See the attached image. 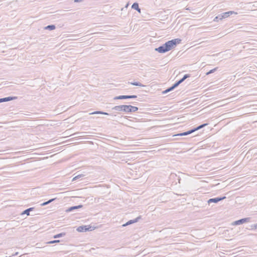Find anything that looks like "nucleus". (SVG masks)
I'll return each mask as SVG.
<instances>
[{
    "label": "nucleus",
    "instance_id": "obj_34",
    "mask_svg": "<svg viewBox=\"0 0 257 257\" xmlns=\"http://www.w3.org/2000/svg\"><path fill=\"white\" fill-rule=\"evenodd\" d=\"M186 10H189V9L188 8H186Z\"/></svg>",
    "mask_w": 257,
    "mask_h": 257
},
{
    "label": "nucleus",
    "instance_id": "obj_28",
    "mask_svg": "<svg viewBox=\"0 0 257 257\" xmlns=\"http://www.w3.org/2000/svg\"><path fill=\"white\" fill-rule=\"evenodd\" d=\"M85 0H74V3H81L84 2Z\"/></svg>",
    "mask_w": 257,
    "mask_h": 257
},
{
    "label": "nucleus",
    "instance_id": "obj_8",
    "mask_svg": "<svg viewBox=\"0 0 257 257\" xmlns=\"http://www.w3.org/2000/svg\"><path fill=\"white\" fill-rule=\"evenodd\" d=\"M233 14H236L237 13L234 12V11H228L227 12L223 13L220 15L223 20V19H225L229 17L230 15H231Z\"/></svg>",
    "mask_w": 257,
    "mask_h": 257
},
{
    "label": "nucleus",
    "instance_id": "obj_32",
    "mask_svg": "<svg viewBox=\"0 0 257 257\" xmlns=\"http://www.w3.org/2000/svg\"><path fill=\"white\" fill-rule=\"evenodd\" d=\"M18 254V252H16L14 255L16 256V255H17Z\"/></svg>",
    "mask_w": 257,
    "mask_h": 257
},
{
    "label": "nucleus",
    "instance_id": "obj_17",
    "mask_svg": "<svg viewBox=\"0 0 257 257\" xmlns=\"http://www.w3.org/2000/svg\"><path fill=\"white\" fill-rule=\"evenodd\" d=\"M66 235V233L65 232H61L59 234H57L56 235H55L53 237L54 238H59L63 236H64Z\"/></svg>",
    "mask_w": 257,
    "mask_h": 257
},
{
    "label": "nucleus",
    "instance_id": "obj_7",
    "mask_svg": "<svg viewBox=\"0 0 257 257\" xmlns=\"http://www.w3.org/2000/svg\"><path fill=\"white\" fill-rule=\"evenodd\" d=\"M141 218V216L137 217L136 218L132 220H130L128 221L126 223L123 224L122 226H126L127 225H130L131 224L137 222L139 221V220Z\"/></svg>",
    "mask_w": 257,
    "mask_h": 257
},
{
    "label": "nucleus",
    "instance_id": "obj_4",
    "mask_svg": "<svg viewBox=\"0 0 257 257\" xmlns=\"http://www.w3.org/2000/svg\"><path fill=\"white\" fill-rule=\"evenodd\" d=\"M250 221L249 217L243 218L237 220H236L232 223L233 225H238L240 224H243L244 223L248 222Z\"/></svg>",
    "mask_w": 257,
    "mask_h": 257
},
{
    "label": "nucleus",
    "instance_id": "obj_30",
    "mask_svg": "<svg viewBox=\"0 0 257 257\" xmlns=\"http://www.w3.org/2000/svg\"><path fill=\"white\" fill-rule=\"evenodd\" d=\"M102 114H104V115H110V114H109L107 112H103L102 111V113H101Z\"/></svg>",
    "mask_w": 257,
    "mask_h": 257
},
{
    "label": "nucleus",
    "instance_id": "obj_1",
    "mask_svg": "<svg viewBox=\"0 0 257 257\" xmlns=\"http://www.w3.org/2000/svg\"><path fill=\"white\" fill-rule=\"evenodd\" d=\"M181 41V40L179 38L172 39L166 42L158 48H155V50L160 53H164L175 48L177 44H179Z\"/></svg>",
    "mask_w": 257,
    "mask_h": 257
},
{
    "label": "nucleus",
    "instance_id": "obj_14",
    "mask_svg": "<svg viewBox=\"0 0 257 257\" xmlns=\"http://www.w3.org/2000/svg\"><path fill=\"white\" fill-rule=\"evenodd\" d=\"M34 209L33 207H30L25 210L22 213V214H27V215H30V212Z\"/></svg>",
    "mask_w": 257,
    "mask_h": 257
},
{
    "label": "nucleus",
    "instance_id": "obj_10",
    "mask_svg": "<svg viewBox=\"0 0 257 257\" xmlns=\"http://www.w3.org/2000/svg\"><path fill=\"white\" fill-rule=\"evenodd\" d=\"M132 8L137 11L139 13H141V9L139 8V4L138 3H134L132 6Z\"/></svg>",
    "mask_w": 257,
    "mask_h": 257
},
{
    "label": "nucleus",
    "instance_id": "obj_12",
    "mask_svg": "<svg viewBox=\"0 0 257 257\" xmlns=\"http://www.w3.org/2000/svg\"><path fill=\"white\" fill-rule=\"evenodd\" d=\"M16 98H17V97L9 96V97L2 98V100H3V102H7V101L13 100L14 99H15Z\"/></svg>",
    "mask_w": 257,
    "mask_h": 257
},
{
    "label": "nucleus",
    "instance_id": "obj_9",
    "mask_svg": "<svg viewBox=\"0 0 257 257\" xmlns=\"http://www.w3.org/2000/svg\"><path fill=\"white\" fill-rule=\"evenodd\" d=\"M82 207H83V206L82 205H77V206H71V207L68 208L66 210V211L67 212H70L73 211L74 210H76V209H79V208H81Z\"/></svg>",
    "mask_w": 257,
    "mask_h": 257
},
{
    "label": "nucleus",
    "instance_id": "obj_16",
    "mask_svg": "<svg viewBox=\"0 0 257 257\" xmlns=\"http://www.w3.org/2000/svg\"><path fill=\"white\" fill-rule=\"evenodd\" d=\"M132 85H135V86H141V87H144L145 85L140 83V82H131L130 83Z\"/></svg>",
    "mask_w": 257,
    "mask_h": 257
},
{
    "label": "nucleus",
    "instance_id": "obj_27",
    "mask_svg": "<svg viewBox=\"0 0 257 257\" xmlns=\"http://www.w3.org/2000/svg\"><path fill=\"white\" fill-rule=\"evenodd\" d=\"M185 80V79L182 77L181 79H180L179 80L177 81L178 83H180V84H181V83H182Z\"/></svg>",
    "mask_w": 257,
    "mask_h": 257
},
{
    "label": "nucleus",
    "instance_id": "obj_22",
    "mask_svg": "<svg viewBox=\"0 0 257 257\" xmlns=\"http://www.w3.org/2000/svg\"><path fill=\"white\" fill-rule=\"evenodd\" d=\"M180 84V83H178V81H177L176 82H175L174 84H173L172 85V88H173V89H174L175 88L178 87Z\"/></svg>",
    "mask_w": 257,
    "mask_h": 257
},
{
    "label": "nucleus",
    "instance_id": "obj_25",
    "mask_svg": "<svg viewBox=\"0 0 257 257\" xmlns=\"http://www.w3.org/2000/svg\"><path fill=\"white\" fill-rule=\"evenodd\" d=\"M190 77V74H185L184 75V76L183 77V78L186 80L187 78H189Z\"/></svg>",
    "mask_w": 257,
    "mask_h": 257
},
{
    "label": "nucleus",
    "instance_id": "obj_6",
    "mask_svg": "<svg viewBox=\"0 0 257 257\" xmlns=\"http://www.w3.org/2000/svg\"><path fill=\"white\" fill-rule=\"evenodd\" d=\"M137 96L136 95H119L117 96H115L114 97V100L116 99H130V98H136Z\"/></svg>",
    "mask_w": 257,
    "mask_h": 257
},
{
    "label": "nucleus",
    "instance_id": "obj_5",
    "mask_svg": "<svg viewBox=\"0 0 257 257\" xmlns=\"http://www.w3.org/2000/svg\"><path fill=\"white\" fill-rule=\"evenodd\" d=\"M226 198L225 196L223 197H219L216 198H210L208 201L207 202L209 204H210L211 203H217L218 202L222 201Z\"/></svg>",
    "mask_w": 257,
    "mask_h": 257
},
{
    "label": "nucleus",
    "instance_id": "obj_11",
    "mask_svg": "<svg viewBox=\"0 0 257 257\" xmlns=\"http://www.w3.org/2000/svg\"><path fill=\"white\" fill-rule=\"evenodd\" d=\"M193 133V130H192V129H191L189 131H186V132H183L182 133L178 134L176 135V136H187V135H190Z\"/></svg>",
    "mask_w": 257,
    "mask_h": 257
},
{
    "label": "nucleus",
    "instance_id": "obj_13",
    "mask_svg": "<svg viewBox=\"0 0 257 257\" xmlns=\"http://www.w3.org/2000/svg\"><path fill=\"white\" fill-rule=\"evenodd\" d=\"M207 124H208L207 123H203V124H202L196 127H194V128H192L193 133L195 132V131H197L204 127V126H206Z\"/></svg>",
    "mask_w": 257,
    "mask_h": 257
},
{
    "label": "nucleus",
    "instance_id": "obj_33",
    "mask_svg": "<svg viewBox=\"0 0 257 257\" xmlns=\"http://www.w3.org/2000/svg\"><path fill=\"white\" fill-rule=\"evenodd\" d=\"M3 102L2 98H0V103Z\"/></svg>",
    "mask_w": 257,
    "mask_h": 257
},
{
    "label": "nucleus",
    "instance_id": "obj_21",
    "mask_svg": "<svg viewBox=\"0 0 257 257\" xmlns=\"http://www.w3.org/2000/svg\"><path fill=\"white\" fill-rule=\"evenodd\" d=\"M217 69H218V67H215V68H214V69H211V70H210V71H209L208 72H207L206 73V74L207 75H209V74H211V73H214L215 71H216Z\"/></svg>",
    "mask_w": 257,
    "mask_h": 257
},
{
    "label": "nucleus",
    "instance_id": "obj_18",
    "mask_svg": "<svg viewBox=\"0 0 257 257\" xmlns=\"http://www.w3.org/2000/svg\"><path fill=\"white\" fill-rule=\"evenodd\" d=\"M222 19L221 18V16L220 14L218 15V16H217L216 17H215L213 20V21L214 22H218L219 20H222Z\"/></svg>",
    "mask_w": 257,
    "mask_h": 257
},
{
    "label": "nucleus",
    "instance_id": "obj_15",
    "mask_svg": "<svg viewBox=\"0 0 257 257\" xmlns=\"http://www.w3.org/2000/svg\"><path fill=\"white\" fill-rule=\"evenodd\" d=\"M55 28H56V27L54 25H48L45 27V29L48 30L50 31L53 30L55 29Z\"/></svg>",
    "mask_w": 257,
    "mask_h": 257
},
{
    "label": "nucleus",
    "instance_id": "obj_29",
    "mask_svg": "<svg viewBox=\"0 0 257 257\" xmlns=\"http://www.w3.org/2000/svg\"><path fill=\"white\" fill-rule=\"evenodd\" d=\"M48 204L47 203V201H46V202H43V203H42V204H41V205L42 206H45V205H48Z\"/></svg>",
    "mask_w": 257,
    "mask_h": 257
},
{
    "label": "nucleus",
    "instance_id": "obj_2",
    "mask_svg": "<svg viewBox=\"0 0 257 257\" xmlns=\"http://www.w3.org/2000/svg\"><path fill=\"white\" fill-rule=\"evenodd\" d=\"M112 110L117 111H123L125 112H136L138 110L139 108L137 106H132L131 105H117L113 107Z\"/></svg>",
    "mask_w": 257,
    "mask_h": 257
},
{
    "label": "nucleus",
    "instance_id": "obj_23",
    "mask_svg": "<svg viewBox=\"0 0 257 257\" xmlns=\"http://www.w3.org/2000/svg\"><path fill=\"white\" fill-rule=\"evenodd\" d=\"M60 241V240H51V241L48 242V243L53 244V243L59 242Z\"/></svg>",
    "mask_w": 257,
    "mask_h": 257
},
{
    "label": "nucleus",
    "instance_id": "obj_3",
    "mask_svg": "<svg viewBox=\"0 0 257 257\" xmlns=\"http://www.w3.org/2000/svg\"><path fill=\"white\" fill-rule=\"evenodd\" d=\"M92 230V226L90 225H82L78 227L76 230L78 232H86L87 231H91Z\"/></svg>",
    "mask_w": 257,
    "mask_h": 257
},
{
    "label": "nucleus",
    "instance_id": "obj_20",
    "mask_svg": "<svg viewBox=\"0 0 257 257\" xmlns=\"http://www.w3.org/2000/svg\"><path fill=\"white\" fill-rule=\"evenodd\" d=\"M173 90H174V89H173V88H172V87L171 86V87L168 88L167 89H166V90L163 91L162 92V93L163 94H166V93H168V92H170L171 91H172Z\"/></svg>",
    "mask_w": 257,
    "mask_h": 257
},
{
    "label": "nucleus",
    "instance_id": "obj_19",
    "mask_svg": "<svg viewBox=\"0 0 257 257\" xmlns=\"http://www.w3.org/2000/svg\"><path fill=\"white\" fill-rule=\"evenodd\" d=\"M84 175H83V174H79V175H78L77 176H76L75 177H74L73 179H72V181H74L76 180H78V179H79L80 178H82V177H83Z\"/></svg>",
    "mask_w": 257,
    "mask_h": 257
},
{
    "label": "nucleus",
    "instance_id": "obj_26",
    "mask_svg": "<svg viewBox=\"0 0 257 257\" xmlns=\"http://www.w3.org/2000/svg\"><path fill=\"white\" fill-rule=\"evenodd\" d=\"M56 199V198H52V199H51L49 200L48 201H47V203L49 204V203H51L52 202L54 201Z\"/></svg>",
    "mask_w": 257,
    "mask_h": 257
},
{
    "label": "nucleus",
    "instance_id": "obj_24",
    "mask_svg": "<svg viewBox=\"0 0 257 257\" xmlns=\"http://www.w3.org/2000/svg\"><path fill=\"white\" fill-rule=\"evenodd\" d=\"M101 113H102V111H94V112L91 113L90 114H101Z\"/></svg>",
    "mask_w": 257,
    "mask_h": 257
},
{
    "label": "nucleus",
    "instance_id": "obj_31",
    "mask_svg": "<svg viewBox=\"0 0 257 257\" xmlns=\"http://www.w3.org/2000/svg\"><path fill=\"white\" fill-rule=\"evenodd\" d=\"M253 227H254V228H257V223H256V224H254V225H253Z\"/></svg>",
    "mask_w": 257,
    "mask_h": 257
}]
</instances>
